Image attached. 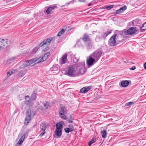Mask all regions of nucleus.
Returning <instances> with one entry per match:
<instances>
[{"mask_svg": "<svg viewBox=\"0 0 146 146\" xmlns=\"http://www.w3.org/2000/svg\"><path fill=\"white\" fill-rule=\"evenodd\" d=\"M25 134H24L20 138V140L21 141H22L23 142V141L24 140L25 138Z\"/></svg>", "mask_w": 146, "mask_h": 146, "instance_id": "7c9ffc66", "label": "nucleus"}, {"mask_svg": "<svg viewBox=\"0 0 146 146\" xmlns=\"http://www.w3.org/2000/svg\"><path fill=\"white\" fill-rule=\"evenodd\" d=\"M46 44V40H43L42 42H41L39 44V46L40 47L42 46L44 44Z\"/></svg>", "mask_w": 146, "mask_h": 146, "instance_id": "2f4dec72", "label": "nucleus"}, {"mask_svg": "<svg viewBox=\"0 0 146 146\" xmlns=\"http://www.w3.org/2000/svg\"><path fill=\"white\" fill-rule=\"evenodd\" d=\"M68 121L69 123H72V120L71 119H69L68 120Z\"/></svg>", "mask_w": 146, "mask_h": 146, "instance_id": "ea45409f", "label": "nucleus"}, {"mask_svg": "<svg viewBox=\"0 0 146 146\" xmlns=\"http://www.w3.org/2000/svg\"><path fill=\"white\" fill-rule=\"evenodd\" d=\"M31 111L29 110H28L27 111L26 117L24 122V125H27L28 123H29L30 121L31 120Z\"/></svg>", "mask_w": 146, "mask_h": 146, "instance_id": "6e6552de", "label": "nucleus"}, {"mask_svg": "<svg viewBox=\"0 0 146 146\" xmlns=\"http://www.w3.org/2000/svg\"><path fill=\"white\" fill-rule=\"evenodd\" d=\"M75 0H73V1H73V3L74 2V1Z\"/></svg>", "mask_w": 146, "mask_h": 146, "instance_id": "603ef678", "label": "nucleus"}, {"mask_svg": "<svg viewBox=\"0 0 146 146\" xmlns=\"http://www.w3.org/2000/svg\"><path fill=\"white\" fill-rule=\"evenodd\" d=\"M64 130L66 133H68L69 132L72 131L74 130V127L73 125H69V127L65 128Z\"/></svg>", "mask_w": 146, "mask_h": 146, "instance_id": "2eb2a0df", "label": "nucleus"}, {"mask_svg": "<svg viewBox=\"0 0 146 146\" xmlns=\"http://www.w3.org/2000/svg\"><path fill=\"white\" fill-rule=\"evenodd\" d=\"M62 131L61 130L56 129L54 133V136L58 138L61 135Z\"/></svg>", "mask_w": 146, "mask_h": 146, "instance_id": "4468645a", "label": "nucleus"}, {"mask_svg": "<svg viewBox=\"0 0 146 146\" xmlns=\"http://www.w3.org/2000/svg\"><path fill=\"white\" fill-rule=\"evenodd\" d=\"M97 62L91 55L87 58L86 63L88 67L92 66L96 63Z\"/></svg>", "mask_w": 146, "mask_h": 146, "instance_id": "0eeeda50", "label": "nucleus"}, {"mask_svg": "<svg viewBox=\"0 0 146 146\" xmlns=\"http://www.w3.org/2000/svg\"><path fill=\"white\" fill-rule=\"evenodd\" d=\"M29 60H27L25 62L23 63L21 66V68H25L28 66L29 65L31 64Z\"/></svg>", "mask_w": 146, "mask_h": 146, "instance_id": "412c9836", "label": "nucleus"}, {"mask_svg": "<svg viewBox=\"0 0 146 146\" xmlns=\"http://www.w3.org/2000/svg\"><path fill=\"white\" fill-rule=\"evenodd\" d=\"M91 86H86L82 88L80 90V92L82 93H85L87 92L91 89Z\"/></svg>", "mask_w": 146, "mask_h": 146, "instance_id": "ddd939ff", "label": "nucleus"}, {"mask_svg": "<svg viewBox=\"0 0 146 146\" xmlns=\"http://www.w3.org/2000/svg\"><path fill=\"white\" fill-rule=\"evenodd\" d=\"M25 98L26 101H28L29 99V96H25Z\"/></svg>", "mask_w": 146, "mask_h": 146, "instance_id": "c9c22d12", "label": "nucleus"}, {"mask_svg": "<svg viewBox=\"0 0 146 146\" xmlns=\"http://www.w3.org/2000/svg\"><path fill=\"white\" fill-rule=\"evenodd\" d=\"M33 96H36V95L35 94H32Z\"/></svg>", "mask_w": 146, "mask_h": 146, "instance_id": "09e8293b", "label": "nucleus"}, {"mask_svg": "<svg viewBox=\"0 0 146 146\" xmlns=\"http://www.w3.org/2000/svg\"><path fill=\"white\" fill-rule=\"evenodd\" d=\"M66 30V28L64 27L57 34L58 36H61L65 31Z\"/></svg>", "mask_w": 146, "mask_h": 146, "instance_id": "b1692460", "label": "nucleus"}, {"mask_svg": "<svg viewBox=\"0 0 146 146\" xmlns=\"http://www.w3.org/2000/svg\"><path fill=\"white\" fill-rule=\"evenodd\" d=\"M136 68V67L135 66L133 67L132 68H131L130 69L131 70H134Z\"/></svg>", "mask_w": 146, "mask_h": 146, "instance_id": "4c0bfd02", "label": "nucleus"}, {"mask_svg": "<svg viewBox=\"0 0 146 146\" xmlns=\"http://www.w3.org/2000/svg\"><path fill=\"white\" fill-rule=\"evenodd\" d=\"M78 68H77V72L78 75L82 74L86 72V68L85 67L84 63H81L77 64Z\"/></svg>", "mask_w": 146, "mask_h": 146, "instance_id": "7ed1b4c3", "label": "nucleus"}, {"mask_svg": "<svg viewBox=\"0 0 146 146\" xmlns=\"http://www.w3.org/2000/svg\"><path fill=\"white\" fill-rule=\"evenodd\" d=\"M102 54V52L101 50L99 49L94 52L90 55L92 57L94 58L97 61H98L101 56Z\"/></svg>", "mask_w": 146, "mask_h": 146, "instance_id": "20e7f679", "label": "nucleus"}, {"mask_svg": "<svg viewBox=\"0 0 146 146\" xmlns=\"http://www.w3.org/2000/svg\"><path fill=\"white\" fill-rule=\"evenodd\" d=\"M100 38V36H97L96 38V40L97 38Z\"/></svg>", "mask_w": 146, "mask_h": 146, "instance_id": "a18cd8bd", "label": "nucleus"}, {"mask_svg": "<svg viewBox=\"0 0 146 146\" xmlns=\"http://www.w3.org/2000/svg\"><path fill=\"white\" fill-rule=\"evenodd\" d=\"M91 5V3H90L88 5V6H90Z\"/></svg>", "mask_w": 146, "mask_h": 146, "instance_id": "de8ad7c7", "label": "nucleus"}, {"mask_svg": "<svg viewBox=\"0 0 146 146\" xmlns=\"http://www.w3.org/2000/svg\"><path fill=\"white\" fill-rule=\"evenodd\" d=\"M126 6L125 5H124L123 7H121L119 9L117 10L116 11V13L117 14H119L122 12L126 10Z\"/></svg>", "mask_w": 146, "mask_h": 146, "instance_id": "a211bd4d", "label": "nucleus"}, {"mask_svg": "<svg viewBox=\"0 0 146 146\" xmlns=\"http://www.w3.org/2000/svg\"><path fill=\"white\" fill-rule=\"evenodd\" d=\"M101 133L102 134V137L103 138H105L106 137V131L103 130L101 131Z\"/></svg>", "mask_w": 146, "mask_h": 146, "instance_id": "cd10ccee", "label": "nucleus"}, {"mask_svg": "<svg viewBox=\"0 0 146 146\" xmlns=\"http://www.w3.org/2000/svg\"><path fill=\"white\" fill-rule=\"evenodd\" d=\"M121 85L123 87H125L129 85V82L127 80L123 81L121 83Z\"/></svg>", "mask_w": 146, "mask_h": 146, "instance_id": "6ab92c4d", "label": "nucleus"}, {"mask_svg": "<svg viewBox=\"0 0 146 146\" xmlns=\"http://www.w3.org/2000/svg\"><path fill=\"white\" fill-rule=\"evenodd\" d=\"M144 66L145 69H146V62L144 64Z\"/></svg>", "mask_w": 146, "mask_h": 146, "instance_id": "37998d69", "label": "nucleus"}, {"mask_svg": "<svg viewBox=\"0 0 146 146\" xmlns=\"http://www.w3.org/2000/svg\"><path fill=\"white\" fill-rule=\"evenodd\" d=\"M60 109L59 113L60 117L62 118L65 119L66 118V114L67 111L65 107L62 105H60Z\"/></svg>", "mask_w": 146, "mask_h": 146, "instance_id": "f03ea898", "label": "nucleus"}, {"mask_svg": "<svg viewBox=\"0 0 146 146\" xmlns=\"http://www.w3.org/2000/svg\"><path fill=\"white\" fill-rule=\"evenodd\" d=\"M40 127L41 129L40 132H41V133L40 135L41 137L45 133L46 124L44 123H42L40 125Z\"/></svg>", "mask_w": 146, "mask_h": 146, "instance_id": "9b49d317", "label": "nucleus"}, {"mask_svg": "<svg viewBox=\"0 0 146 146\" xmlns=\"http://www.w3.org/2000/svg\"><path fill=\"white\" fill-rule=\"evenodd\" d=\"M137 32V29L134 27H131L128 30H125L123 31L124 33L126 35L135 34Z\"/></svg>", "mask_w": 146, "mask_h": 146, "instance_id": "39448f33", "label": "nucleus"}, {"mask_svg": "<svg viewBox=\"0 0 146 146\" xmlns=\"http://www.w3.org/2000/svg\"><path fill=\"white\" fill-rule=\"evenodd\" d=\"M83 39L85 41H89L90 40L89 36L86 34L84 35Z\"/></svg>", "mask_w": 146, "mask_h": 146, "instance_id": "393cba45", "label": "nucleus"}, {"mask_svg": "<svg viewBox=\"0 0 146 146\" xmlns=\"http://www.w3.org/2000/svg\"><path fill=\"white\" fill-rule=\"evenodd\" d=\"M45 54H44V56L41 57L40 60L36 63L42 62L46 60V59L45 58Z\"/></svg>", "mask_w": 146, "mask_h": 146, "instance_id": "c85d7f7f", "label": "nucleus"}, {"mask_svg": "<svg viewBox=\"0 0 146 146\" xmlns=\"http://www.w3.org/2000/svg\"><path fill=\"white\" fill-rule=\"evenodd\" d=\"M96 141V139L95 138H93L91 141H90L88 143V145L89 146H91L92 144L94 143Z\"/></svg>", "mask_w": 146, "mask_h": 146, "instance_id": "bb28decb", "label": "nucleus"}, {"mask_svg": "<svg viewBox=\"0 0 146 146\" xmlns=\"http://www.w3.org/2000/svg\"><path fill=\"white\" fill-rule=\"evenodd\" d=\"M58 66L55 65L53 66V67L51 68V70L53 71H57L58 70Z\"/></svg>", "mask_w": 146, "mask_h": 146, "instance_id": "aec40b11", "label": "nucleus"}, {"mask_svg": "<svg viewBox=\"0 0 146 146\" xmlns=\"http://www.w3.org/2000/svg\"><path fill=\"white\" fill-rule=\"evenodd\" d=\"M50 52H48L46 53V56H47L48 57L50 55Z\"/></svg>", "mask_w": 146, "mask_h": 146, "instance_id": "58836bf2", "label": "nucleus"}, {"mask_svg": "<svg viewBox=\"0 0 146 146\" xmlns=\"http://www.w3.org/2000/svg\"><path fill=\"white\" fill-rule=\"evenodd\" d=\"M64 122L63 121H60L59 123H57L56 124V129H57L61 130H62L63 127Z\"/></svg>", "mask_w": 146, "mask_h": 146, "instance_id": "f8f14e48", "label": "nucleus"}, {"mask_svg": "<svg viewBox=\"0 0 146 146\" xmlns=\"http://www.w3.org/2000/svg\"><path fill=\"white\" fill-rule=\"evenodd\" d=\"M113 5H111L109 6H107L106 7V8L108 10H109L111 9L113 7Z\"/></svg>", "mask_w": 146, "mask_h": 146, "instance_id": "f704fd0d", "label": "nucleus"}, {"mask_svg": "<svg viewBox=\"0 0 146 146\" xmlns=\"http://www.w3.org/2000/svg\"><path fill=\"white\" fill-rule=\"evenodd\" d=\"M56 7L54 6V7H50L47 8V9L46 10V13L47 15L51 14L52 13V11Z\"/></svg>", "mask_w": 146, "mask_h": 146, "instance_id": "dca6fc26", "label": "nucleus"}, {"mask_svg": "<svg viewBox=\"0 0 146 146\" xmlns=\"http://www.w3.org/2000/svg\"><path fill=\"white\" fill-rule=\"evenodd\" d=\"M67 54H66L61 57L59 61V62L60 64H64L67 62Z\"/></svg>", "mask_w": 146, "mask_h": 146, "instance_id": "9d476101", "label": "nucleus"}, {"mask_svg": "<svg viewBox=\"0 0 146 146\" xmlns=\"http://www.w3.org/2000/svg\"><path fill=\"white\" fill-rule=\"evenodd\" d=\"M46 50H47V49L48 50L49 49L48 47H46Z\"/></svg>", "mask_w": 146, "mask_h": 146, "instance_id": "8fccbe9b", "label": "nucleus"}, {"mask_svg": "<svg viewBox=\"0 0 146 146\" xmlns=\"http://www.w3.org/2000/svg\"><path fill=\"white\" fill-rule=\"evenodd\" d=\"M118 36L117 35L115 34L112 36L110 39L108 41L109 45L113 46L116 44V39Z\"/></svg>", "mask_w": 146, "mask_h": 146, "instance_id": "423d86ee", "label": "nucleus"}, {"mask_svg": "<svg viewBox=\"0 0 146 146\" xmlns=\"http://www.w3.org/2000/svg\"><path fill=\"white\" fill-rule=\"evenodd\" d=\"M1 41L0 40V50H2L3 49H4V48H3V46L1 44Z\"/></svg>", "mask_w": 146, "mask_h": 146, "instance_id": "e433bc0d", "label": "nucleus"}, {"mask_svg": "<svg viewBox=\"0 0 146 146\" xmlns=\"http://www.w3.org/2000/svg\"><path fill=\"white\" fill-rule=\"evenodd\" d=\"M112 31L111 30L104 33L102 35L101 38H102L105 39L108 35L110 34L112 32Z\"/></svg>", "mask_w": 146, "mask_h": 146, "instance_id": "f3484780", "label": "nucleus"}, {"mask_svg": "<svg viewBox=\"0 0 146 146\" xmlns=\"http://www.w3.org/2000/svg\"><path fill=\"white\" fill-rule=\"evenodd\" d=\"M46 106L47 105H49V103L48 102H46Z\"/></svg>", "mask_w": 146, "mask_h": 146, "instance_id": "49530a36", "label": "nucleus"}, {"mask_svg": "<svg viewBox=\"0 0 146 146\" xmlns=\"http://www.w3.org/2000/svg\"><path fill=\"white\" fill-rule=\"evenodd\" d=\"M38 48L37 47H35L33 50L32 52L33 53H36V52L38 51Z\"/></svg>", "mask_w": 146, "mask_h": 146, "instance_id": "473e14b6", "label": "nucleus"}, {"mask_svg": "<svg viewBox=\"0 0 146 146\" xmlns=\"http://www.w3.org/2000/svg\"><path fill=\"white\" fill-rule=\"evenodd\" d=\"M78 1L80 2H84L85 0H78Z\"/></svg>", "mask_w": 146, "mask_h": 146, "instance_id": "c03bdc74", "label": "nucleus"}, {"mask_svg": "<svg viewBox=\"0 0 146 146\" xmlns=\"http://www.w3.org/2000/svg\"><path fill=\"white\" fill-rule=\"evenodd\" d=\"M15 72V70H11L7 72V76L9 77L12 75Z\"/></svg>", "mask_w": 146, "mask_h": 146, "instance_id": "4be33fe9", "label": "nucleus"}, {"mask_svg": "<svg viewBox=\"0 0 146 146\" xmlns=\"http://www.w3.org/2000/svg\"><path fill=\"white\" fill-rule=\"evenodd\" d=\"M127 61H128L127 60H126V61H125L124 62H127Z\"/></svg>", "mask_w": 146, "mask_h": 146, "instance_id": "3c124183", "label": "nucleus"}, {"mask_svg": "<svg viewBox=\"0 0 146 146\" xmlns=\"http://www.w3.org/2000/svg\"><path fill=\"white\" fill-rule=\"evenodd\" d=\"M52 40V38L50 37L48 39H46V46H48L50 44Z\"/></svg>", "mask_w": 146, "mask_h": 146, "instance_id": "5701e85b", "label": "nucleus"}, {"mask_svg": "<svg viewBox=\"0 0 146 146\" xmlns=\"http://www.w3.org/2000/svg\"><path fill=\"white\" fill-rule=\"evenodd\" d=\"M21 145V144L18 142L15 146H20Z\"/></svg>", "mask_w": 146, "mask_h": 146, "instance_id": "79ce46f5", "label": "nucleus"}, {"mask_svg": "<svg viewBox=\"0 0 146 146\" xmlns=\"http://www.w3.org/2000/svg\"><path fill=\"white\" fill-rule=\"evenodd\" d=\"M38 59V58H35L33 59H32L31 60H29V62H30V64H31L37 61Z\"/></svg>", "mask_w": 146, "mask_h": 146, "instance_id": "a878e982", "label": "nucleus"}, {"mask_svg": "<svg viewBox=\"0 0 146 146\" xmlns=\"http://www.w3.org/2000/svg\"><path fill=\"white\" fill-rule=\"evenodd\" d=\"M0 40H1V42L2 45L4 48L9 46V42L8 39L0 38Z\"/></svg>", "mask_w": 146, "mask_h": 146, "instance_id": "1a4fd4ad", "label": "nucleus"}, {"mask_svg": "<svg viewBox=\"0 0 146 146\" xmlns=\"http://www.w3.org/2000/svg\"><path fill=\"white\" fill-rule=\"evenodd\" d=\"M94 32H95V31H93V33H94Z\"/></svg>", "mask_w": 146, "mask_h": 146, "instance_id": "864d4df0", "label": "nucleus"}, {"mask_svg": "<svg viewBox=\"0 0 146 146\" xmlns=\"http://www.w3.org/2000/svg\"><path fill=\"white\" fill-rule=\"evenodd\" d=\"M78 65L77 64L69 66L67 70V75L70 76H73L78 75Z\"/></svg>", "mask_w": 146, "mask_h": 146, "instance_id": "f257e3e1", "label": "nucleus"}, {"mask_svg": "<svg viewBox=\"0 0 146 146\" xmlns=\"http://www.w3.org/2000/svg\"><path fill=\"white\" fill-rule=\"evenodd\" d=\"M23 141H21V140H19V141H18V142L19 143L21 144H22V143H23Z\"/></svg>", "mask_w": 146, "mask_h": 146, "instance_id": "a19ab883", "label": "nucleus"}, {"mask_svg": "<svg viewBox=\"0 0 146 146\" xmlns=\"http://www.w3.org/2000/svg\"><path fill=\"white\" fill-rule=\"evenodd\" d=\"M134 103L133 102H130L126 103L125 105L126 106H130L133 104Z\"/></svg>", "mask_w": 146, "mask_h": 146, "instance_id": "72a5a7b5", "label": "nucleus"}, {"mask_svg": "<svg viewBox=\"0 0 146 146\" xmlns=\"http://www.w3.org/2000/svg\"><path fill=\"white\" fill-rule=\"evenodd\" d=\"M141 30H144L146 29V22H145L143 25L142 27H141Z\"/></svg>", "mask_w": 146, "mask_h": 146, "instance_id": "c756f323", "label": "nucleus"}, {"mask_svg": "<svg viewBox=\"0 0 146 146\" xmlns=\"http://www.w3.org/2000/svg\"><path fill=\"white\" fill-rule=\"evenodd\" d=\"M50 17H48V18H49Z\"/></svg>", "mask_w": 146, "mask_h": 146, "instance_id": "5fc2aeb1", "label": "nucleus"}]
</instances>
